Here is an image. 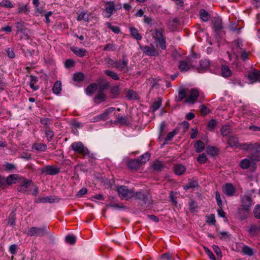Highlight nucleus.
Here are the masks:
<instances>
[{"instance_id": "9d476101", "label": "nucleus", "mask_w": 260, "mask_h": 260, "mask_svg": "<svg viewBox=\"0 0 260 260\" xmlns=\"http://www.w3.org/2000/svg\"><path fill=\"white\" fill-rule=\"evenodd\" d=\"M212 23L216 35H219L220 30L223 28L221 18L219 17H214L212 20Z\"/></svg>"}, {"instance_id": "c9c22d12", "label": "nucleus", "mask_w": 260, "mask_h": 260, "mask_svg": "<svg viewBox=\"0 0 260 260\" xmlns=\"http://www.w3.org/2000/svg\"><path fill=\"white\" fill-rule=\"evenodd\" d=\"M129 31L131 35L137 40H141L142 39L141 35L138 32L137 28L135 27H131Z\"/></svg>"}, {"instance_id": "ea45409f", "label": "nucleus", "mask_w": 260, "mask_h": 260, "mask_svg": "<svg viewBox=\"0 0 260 260\" xmlns=\"http://www.w3.org/2000/svg\"><path fill=\"white\" fill-rule=\"evenodd\" d=\"M232 129L230 125H224L221 128V135L223 136H227L231 133Z\"/></svg>"}, {"instance_id": "052dcab7", "label": "nucleus", "mask_w": 260, "mask_h": 260, "mask_svg": "<svg viewBox=\"0 0 260 260\" xmlns=\"http://www.w3.org/2000/svg\"><path fill=\"white\" fill-rule=\"evenodd\" d=\"M189 209L190 211L192 212H193L196 209L198 208V206L197 205L196 202L194 201L192 199L190 200V201L189 202Z\"/></svg>"}, {"instance_id": "423d86ee", "label": "nucleus", "mask_w": 260, "mask_h": 260, "mask_svg": "<svg viewBox=\"0 0 260 260\" xmlns=\"http://www.w3.org/2000/svg\"><path fill=\"white\" fill-rule=\"evenodd\" d=\"M41 174L45 175H55L60 172V169L53 166L47 165L40 169Z\"/></svg>"}, {"instance_id": "6e6552de", "label": "nucleus", "mask_w": 260, "mask_h": 260, "mask_svg": "<svg viewBox=\"0 0 260 260\" xmlns=\"http://www.w3.org/2000/svg\"><path fill=\"white\" fill-rule=\"evenodd\" d=\"M190 67L195 68V65L192 63L190 58H187V60H180L179 62L178 69L181 72L188 71L190 69Z\"/></svg>"}, {"instance_id": "69168bd1", "label": "nucleus", "mask_w": 260, "mask_h": 260, "mask_svg": "<svg viewBox=\"0 0 260 260\" xmlns=\"http://www.w3.org/2000/svg\"><path fill=\"white\" fill-rule=\"evenodd\" d=\"M136 93L133 90H128L126 93L125 97L127 100L135 99L136 98Z\"/></svg>"}, {"instance_id": "774afa93", "label": "nucleus", "mask_w": 260, "mask_h": 260, "mask_svg": "<svg viewBox=\"0 0 260 260\" xmlns=\"http://www.w3.org/2000/svg\"><path fill=\"white\" fill-rule=\"evenodd\" d=\"M253 213L255 218L260 219V205H256L253 210Z\"/></svg>"}, {"instance_id": "e2e57ef3", "label": "nucleus", "mask_w": 260, "mask_h": 260, "mask_svg": "<svg viewBox=\"0 0 260 260\" xmlns=\"http://www.w3.org/2000/svg\"><path fill=\"white\" fill-rule=\"evenodd\" d=\"M206 222L208 223L214 225L216 222V220L215 218V215L213 214H211L209 216L206 217Z\"/></svg>"}, {"instance_id": "aec40b11", "label": "nucleus", "mask_w": 260, "mask_h": 260, "mask_svg": "<svg viewBox=\"0 0 260 260\" xmlns=\"http://www.w3.org/2000/svg\"><path fill=\"white\" fill-rule=\"evenodd\" d=\"M107 4L109 5V6H106L105 8V11L107 13L106 16L107 18H109L112 14H113V11L115 10V5L113 2H107Z\"/></svg>"}, {"instance_id": "338daca9", "label": "nucleus", "mask_w": 260, "mask_h": 260, "mask_svg": "<svg viewBox=\"0 0 260 260\" xmlns=\"http://www.w3.org/2000/svg\"><path fill=\"white\" fill-rule=\"evenodd\" d=\"M204 249L206 253L208 255L211 260H216L214 255L209 249H208L207 247L204 246Z\"/></svg>"}, {"instance_id": "39448f33", "label": "nucleus", "mask_w": 260, "mask_h": 260, "mask_svg": "<svg viewBox=\"0 0 260 260\" xmlns=\"http://www.w3.org/2000/svg\"><path fill=\"white\" fill-rule=\"evenodd\" d=\"M128 60L124 55L122 57V60L112 61L111 65L118 70L123 71V73H127L129 71V68L127 66Z\"/></svg>"}, {"instance_id": "603ef678", "label": "nucleus", "mask_w": 260, "mask_h": 260, "mask_svg": "<svg viewBox=\"0 0 260 260\" xmlns=\"http://www.w3.org/2000/svg\"><path fill=\"white\" fill-rule=\"evenodd\" d=\"M249 211H247V210H245L243 211H241L240 207L238 208V209L237 210V213L239 215V216H240V219L241 220H243L247 218L248 213H249Z\"/></svg>"}, {"instance_id": "72a5a7b5", "label": "nucleus", "mask_w": 260, "mask_h": 260, "mask_svg": "<svg viewBox=\"0 0 260 260\" xmlns=\"http://www.w3.org/2000/svg\"><path fill=\"white\" fill-rule=\"evenodd\" d=\"M198 182L197 180H189L187 184L183 186V189L187 190L190 188H193L198 186Z\"/></svg>"}, {"instance_id": "f257e3e1", "label": "nucleus", "mask_w": 260, "mask_h": 260, "mask_svg": "<svg viewBox=\"0 0 260 260\" xmlns=\"http://www.w3.org/2000/svg\"><path fill=\"white\" fill-rule=\"evenodd\" d=\"M136 200H139L144 204L151 205L153 204L151 196L148 190H141L134 192V198Z\"/></svg>"}, {"instance_id": "7c9ffc66", "label": "nucleus", "mask_w": 260, "mask_h": 260, "mask_svg": "<svg viewBox=\"0 0 260 260\" xmlns=\"http://www.w3.org/2000/svg\"><path fill=\"white\" fill-rule=\"evenodd\" d=\"M17 175L16 174H11L9 175L8 177L5 178V185H11L13 183H15L14 181L17 179Z\"/></svg>"}, {"instance_id": "0e129e2a", "label": "nucleus", "mask_w": 260, "mask_h": 260, "mask_svg": "<svg viewBox=\"0 0 260 260\" xmlns=\"http://www.w3.org/2000/svg\"><path fill=\"white\" fill-rule=\"evenodd\" d=\"M217 122L215 119H211L208 123V129L210 131H212L216 126Z\"/></svg>"}, {"instance_id": "09e8293b", "label": "nucleus", "mask_w": 260, "mask_h": 260, "mask_svg": "<svg viewBox=\"0 0 260 260\" xmlns=\"http://www.w3.org/2000/svg\"><path fill=\"white\" fill-rule=\"evenodd\" d=\"M73 78L75 81L81 82L84 79L85 76L83 73L78 72L74 74Z\"/></svg>"}, {"instance_id": "1a4fd4ad", "label": "nucleus", "mask_w": 260, "mask_h": 260, "mask_svg": "<svg viewBox=\"0 0 260 260\" xmlns=\"http://www.w3.org/2000/svg\"><path fill=\"white\" fill-rule=\"evenodd\" d=\"M71 147L76 152L79 154H82L84 155H86L87 151H88L87 149L84 147L83 144L81 142H74L72 143Z\"/></svg>"}, {"instance_id": "dca6fc26", "label": "nucleus", "mask_w": 260, "mask_h": 260, "mask_svg": "<svg viewBox=\"0 0 260 260\" xmlns=\"http://www.w3.org/2000/svg\"><path fill=\"white\" fill-rule=\"evenodd\" d=\"M143 52L149 56H155L158 54L157 50L155 49L154 46H145L141 47Z\"/></svg>"}, {"instance_id": "6ab92c4d", "label": "nucleus", "mask_w": 260, "mask_h": 260, "mask_svg": "<svg viewBox=\"0 0 260 260\" xmlns=\"http://www.w3.org/2000/svg\"><path fill=\"white\" fill-rule=\"evenodd\" d=\"M115 108L114 107H109L106 109L104 112L101 114H100L96 119V120L99 119L103 120H107L108 118V116L110 113H112L115 110Z\"/></svg>"}, {"instance_id": "a211bd4d", "label": "nucleus", "mask_w": 260, "mask_h": 260, "mask_svg": "<svg viewBox=\"0 0 260 260\" xmlns=\"http://www.w3.org/2000/svg\"><path fill=\"white\" fill-rule=\"evenodd\" d=\"M31 182L32 181L31 180L24 179L22 184L18 187L17 189V191L19 192L25 193L27 191L29 185L31 183Z\"/></svg>"}, {"instance_id": "680f3d73", "label": "nucleus", "mask_w": 260, "mask_h": 260, "mask_svg": "<svg viewBox=\"0 0 260 260\" xmlns=\"http://www.w3.org/2000/svg\"><path fill=\"white\" fill-rule=\"evenodd\" d=\"M197 161L200 164H204L207 161V158L204 153L200 154L197 158Z\"/></svg>"}, {"instance_id": "a18cd8bd", "label": "nucleus", "mask_w": 260, "mask_h": 260, "mask_svg": "<svg viewBox=\"0 0 260 260\" xmlns=\"http://www.w3.org/2000/svg\"><path fill=\"white\" fill-rule=\"evenodd\" d=\"M150 157V153L147 152L140 156L138 159H139V161L140 162V163L141 164H143L146 163L147 161H148Z\"/></svg>"}, {"instance_id": "79ce46f5", "label": "nucleus", "mask_w": 260, "mask_h": 260, "mask_svg": "<svg viewBox=\"0 0 260 260\" xmlns=\"http://www.w3.org/2000/svg\"><path fill=\"white\" fill-rule=\"evenodd\" d=\"M65 241L70 245H74L76 242V237L73 235H68L65 238Z\"/></svg>"}, {"instance_id": "13d9d810", "label": "nucleus", "mask_w": 260, "mask_h": 260, "mask_svg": "<svg viewBox=\"0 0 260 260\" xmlns=\"http://www.w3.org/2000/svg\"><path fill=\"white\" fill-rule=\"evenodd\" d=\"M105 99H106L105 94L104 93V92L101 91L100 90L99 91L98 94L94 98V100H100V102H103V101H105Z\"/></svg>"}, {"instance_id": "0eeeda50", "label": "nucleus", "mask_w": 260, "mask_h": 260, "mask_svg": "<svg viewBox=\"0 0 260 260\" xmlns=\"http://www.w3.org/2000/svg\"><path fill=\"white\" fill-rule=\"evenodd\" d=\"M241 207L240 210H247L249 211L252 205V199L251 197L249 196H243L241 197Z\"/></svg>"}, {"instance_id": "c85d7f7f", "label": "nucleus", "mask_w": 260, "mask_h": 260, "mask_svg": "<svg viewBox=\"0 0 260 260\" xmlns=\"http://www.w3.org/2000/svg\"><path fill=\"white\" fill-rule=\"evenodd\" d=\"M104 73L108 77L114 80H119V77L118 74L113 71L109 70H106L104 71Z\"/></svg>"}, {"instance_id": "f704fd0d", "label": "nucleus", "mask_w": 260, "mask_h": 260, "mask_svg": "<svg viewBox=\"0 0 260 260\" xmlns=\"http://www.w3.org/2000/svg\"><path fill=\"white\" fill-rule=\"evenodd\" d=\"M53 92L56 94H59L61 91V82L60 81H57L53 85Z\"/></svg>"}, {"instance_id": "f8f14e48", "label": "nucleus", "mask_w": 260, "mask_h": 260, "mask_svg": "<svg viewBox=\"0 0 260 260\" xmlns=\"http://www.w3.org/2000/svg\"><path fill=\"white\" fill-rule=\"evenodd\" d=\"M210 64V63L208 59H202L200 61V67H197L195 66L194 68L196 69L199 73H203L209 69Z\"/></svg>"}, {"instance_id": "a19ab883", "label": "nucleus", "mask_w": 260, "mask_h": 260, "mask_svg": "<svg viewBox=\"0 0 260 260\" xmlns=\"http://www.w3.org/2000/svg\"><path fill=\"white\" fill-rule=\"evenodd\" d=\"M258 231H259V226L252 224L250 226L248 230V233L249 235L254 236L257 234V233Z\"/></svg>"}, {"instance_id": "f3484780", "label": "nucleus", "mask_w": 260, "mask_h": 260, "mask_svg": "<svg viewBox=\"0 0 260 260\" xmlns=\"http://www.w3.org/2000/svg\"><path fill=\"white\" fill-rule=\"evenodd\" d=\"M16 27L17 28V34L19 32L22 33L28 38V32L29 31V30L24 26V23L22 21H21L16 23Z\"/></svg>"}, {"instance_id": "bf43d9fd", "label": "nucleus", "mask_w": 260, "mask_h": 260, "mask_svg": "<svg viewBox=\"0 0 260 260\" xmlns=\"http://www.w3.org/2000/svg\"><path fill=\"white\" fill-rule=\"evenodd\" d=\"M23 51L25 54H27L30 55H32L35 52V50L32 47V46L30 44L26 46V48L23 49Z\"/></svg>"}, {"instance_id": "bb28decb", "label": "nucleus", "mask_w": 260, "mask_h": 260, "mask_svg": "<svg viewBox=\"0 0 260 260\" xmlns=\"http://www.w3.org/2000/svg\"><path fill=\"white\" fill-rule=\"evenodd\" d=\"M228 144L231 147H238L239 145L238 139L235 136H230L228 140Z\"/></svg>"}, {"instance_id": "4468645a", "label": "nucleus", "mask_w": 260, "mask_h": 260, "mask_svg": "<svg viewBox=\"0 0 260 260\" xmlns=\"http://www.w3.org/2000/svg\"><path fill=\"white\" fill-rule=\"evenodd\" d=\"M199 96V91L196 88H192L191 89L190 95L186 98L185 103H194L197 100Z\"/></svg>"}, {"instance_id": "cd10ccee", "label": "nucleus", "mask_w": 260, "mask_h": 260, "mask_svg": "<svg viewBox=\"0 0 260 260\" xmlns=\"http://www.w3.org/2000/svg\"><path fill=\"white\" fill-rule=\"evenodd\" d=\"M152 168L155 171L160 172L165 168V165L162 162L157 160L153 163Z\"/></svg>"}, {"instance_id": "37998d69", "label": "nucleus", "mask_w": 260, "mask_h": 260, "mask_svg": "<svg viewBox=\"0 0 260 260\" xmlns=\"http://www.w3.org/2000/svg\"><path fill=\"white\" fill-rule=\"evenodd\" d=\"M116 123H119L121 125H127L128 122L127 121V118L126 117H122L120 115H118L117 117L116 120L115 121Z\"/></svg>"}, {"instance_id": "58836bf2", "label": "nucleus", "mask_w": 260, "mask_h": 260, "mask_svg": "<svg viewBox=\"0 0 260 260\" xmlns=\"http://www.w3.org/2000/svg\"><path fill=\"white\" fill-rule=\"evenodd\" d=\"M255 143H243L239 144L238 147H240L242 150L247 151L249 149H253L254 148Z\"/></svg>"}, {"instance_id": "9b49d317", "label": "nucleus", "mask_w": 260, "mask_h": 260, "mask_svg": "<svg viewBox=\"0 0 260 260\" xmlns=\"http://www.w3.org/2000/svg\"><path fill=\"white\" fill-rule=\"evenodd\" d=\"M254 151L251 153L248 157L253 161H260V144L258 143H255Z\"/></svg>"}, {"instance_id": "5fc2aeb1", "label": "nucleus", "mask_w": 260, "mask_h": 260, "mask_svg": "<svg viewBox=\"0 0 260 260\" xmlns=\"http://www.w3.org/2000/svg\"><path fill=\"white\" fill-rule=\"evenodd\" d=\"M0 6L7 8H12L13 7V5L9 0H3L0 3Z\"/></svg>"}, {"instance_id": "5701e85b", "label": "nucleus", "mask_w": 260, "mask_h": 260, "mask_svg": "<svg viewBox=\"0 0 260 260\" xmlns=\"http://www.w3.org/2000/svg\"><path fill=\"white\" fill-rule=\"evenodd\" d=\"M71 50L73 51L76 55L79 57H83L86 55L87 51L84 48H79L77 47H71Z\"/></svg>"}, {"instance_id": "20e7f679", "label": "nucleus", "mask_w": 260, "mask_h": 260, "mask_svg": "<svg viewBox=\"0 0 260 260\" xmlns=\"http://www.w3.org/2000/svg\"><path fill=\"white\" fill-rule=\"evenodd\" d=\"M117 190L118 195L121 198L128 200L134 198V190L129 189L126 186L121 185L117 186Z\"/></svg>"}, {"instance_id": "3c124183", "label": "nucleus", "mask_w": 260, "mask_h": 260, "mask_svg": "<svg viewBox=\"0 0 260 260\" xmlns=\"http://www.w3.org/2000/svg\"><path fill=\"white\" fill-rule=\"evenodd\" d=\"M242 252L248 256H252L253 255V252L252 248L248 246H244L242 249Z\"/></svg>"}, {"instance_id": "864d4df0", "label": "nucleus", "mask_w": 260, "mask_h": 260, "mask_svg": "<svg viewBox=\"0 0 260 260\" xmlns=\"http://www.w3.org/2000/svg\"><path fill=\"white\" fill-rule=\"evenodd\" d=\"M29 11V8L28 7V4L25 6L19 7L18 8L17 13L18 14L25 13L27 14Z\"/></svg>"}, {"instance_id": "c03bdc74", "label": "nucleus", "mask_w": 260, "mask_h": 260, "mask_svg": "<svg viewBox=\"0 0 260 260\" xmlns=\"http://www.w3.org/2000/svg\"><path fill=\"white\" fill-rule=\"evenodd\" d=\"M218 151V148L214 146H209L207 148V153L212 156L217 154Z\"/></svg>"}, {"instance_id": "412c9836", "label": "nucleus", "mask_w": 260, "mask_h": 260, "mask_svg": "<svg viewBox=\"0 0 260 260\" xmlns=\"http://www.w3.org/2000/svg\"><path fill=\"white\" fill-rule=\"evenodd\" d=\"M174 172L177 175H181L186 171V168L182 164H176L173 167Z\"/></svg>"}, {"instance_id": "6e6d98bb", "label": "nucleus", "mask_w": 260, "mask_h": 260, "mask_svg": "<svg viewBox=\"0 0 260 260\" xmlns=\"http://www.w3.org/2000/svg\"><path fill=\"white\" fill-rule=\"evenodd\" d=\"M34 148L39 151H45L47 149V145L42 143L35 144Z\"/></svg>"}, {"instance_id": "e433bc0d", "label": "nucleus", "mask_w": 260, "mask_h": 260, "mask_svg": "<svg viewBox=\"0 0 260 260\" xmlns=\"http://www.w3.org/2000/svg\"><path fill=\"white\" fill-rule=\"evenodd\" d=\"M16 218L15 211H12L9 216L8 224L12 226H15Z\"/></svg>"}, {"instance_id": "2f4dec72", "label": "nucleus", "mask_w": 260, "mask_h": 260, "mask_svg": "<svg viewBox=\"0 0 260 260\" xmlns=\"http://www.w3.org/2000/svg\"><path fill=\"white\" fill-rule=\"evenodd\" d=\"M120 89L118 85H115L111 87L110 93L112 98H115L119 95Z\"/></svg>"}, {"instance_id": "ddd939ff", "label": "nucleus", "mask_w": 260, "mask_h": 260, "mask_svg": "<svg viewBox=\"0 0 260 260\" xmlns=\"http://www.w3.org/2000/svg\"><path fill=\"white\" fill-rule=\"evenodd\" d=\"M247 76L251 83L258 82L260 77V71L256 69H253L252 71L248 72Z\"/></svg>"}, {"instance_id": "b1692460", "label": "nucleus", "mask_w": 260, "mask_h": 260, "mask_svg": "<svg viewBox=\"0 0 260 260\" xmlns=\"http://www.w3.org/2000/svg\"><path fill=\"white\" fill-rule=\"evenodd\" d=\"M141 165L139 159H135L129 161L128 167L131 169L137 170L140 168Z\"/></svg>"}, {"instance_id": "a878e982", "label": "nucleus", "mask_w": 260, "mask_h": 260, "mask_svg": "<svg viewBox=\"0 0 260 260\" xmlns=\"http://www.w3.org/2000/svg\"><path fill=\"white\" fill-rule=\"evenodd\" d=\"M96 83H92L90 84L86 88V93L88 95H92L97 89Z\"/></svg>"}, {"instance_id": "8fccbe9b", "label": "nucleus", "mask_w": 260, "mask_h": 260, "mask_svg": "<svg viewBox=\"0 0 260 260\" xmlns=\"http://www.w3.org/2000/svg\"><path fill=\"white\" fill-rule=\"evenodd\" d=\"M250 162L249 159L245 158L240 162V167L243 169H247L250 167Z\"/></svg>"}, {"instance_id": "4d7b16f0", "label": "nucleus", "mask_w": 260, "mask_h": 260, "mask_svg": "<svg viewBox=\"0 0 260 260\" xmlns=\"http://www.w3.org/2000/svg\"><path fill=\"white\" fill-rule=\"evenodd\" d=\"M106 26L109 29H111L113 32L116 34H118L120 31V28L118 26H112L110 22H107Z\"/></svg>"}, {"instance_id": "4c0bfd02", "label": "nucleus", "mask_w": 260, "mask_h": 260, "mask_svg": "<svg viewBox=\"0 0 260 260\" xmlns=\"http://www.w3.org/2000/svg\"><path fill=\"white\" fill-rule=\"evenodd\" d=\"M200 16L203 21H207L210 17V14L205 9H201L200 11Z\"/></svg>"}, {"instance_id": "f03ea898", "label": "nucleus", "mask_w": 260, "mask_h": 260, "mask_svg": "<svg viewBox=\"0 0 260 260\" xmlns=\"http://www.w3.org/2000/svg\"><path fill=\"white\" fill-rule=\"evenodd\" d=\"M49 234V228L47 225L38 228L31 226L29 228L27 235L29 236L43 237Z\"/></svg>"}, {"instance_id": "de8ad7c7", "label": "nucleus", "mask_w": 260, "mask_h": 260, "mask_svg": "<svg viewBox=\"0 0 260 260\" xmlns=\"http://www.w3.org/2000/svg\"><path fill=\"white\" fill-rule=\"evenodd\" d=\"M41 200V202L43 203H52L55 202L56 200L58 201V198L54 196H48L45 198H43Z\"/></svg>"}, {"instance_id": "c756f323", "label": "nucleus", "mask_w": 260, "mask_h": 260, "mask_svg": "<svg viewBox=\"0 0 260 260\" xmlns=\"http://www.w3.org/2000/svg\"><path fill=\"white\" fill-rule=\"evenodd\" d=\"M187 94V90L183 87H180L178 91V96L176 99L177 102H180L184 99Z\"/></svg>"}, {"instance_id": "7ed1b4c3", "label": "nucleus", "mask_w": 260, "mask_h": 260, "mask_svg": "<svg viewBox=\"0 0 260 260\" xmlns=\"http://www.w3.org/2000/svg\"><path fill=\"white\" fill-rule=\"evenodd\" d=\"M165 29L163 27L159 28H155L154 33L153 35L154 39L159 43L160 47L165 50L166 48V39L164 36V32Z\"/></svg>"}, {"instance_id": "49530a36", "label": "nucleus", "mask_w": 260, "mask_h": 260, "mask_svg": "<svg viewBox=\"0 0 260 260\" xmlns=\"http://www.w3.org/2000/svg\"><path fill=\"white\" fill-rule=\"evenodd\" d=\"M179 129L176 128L174 129L172 132L169 133L165 139V141L167 142L172 140L173 137L179 133Z\"/></svg>"}, {"instance_id": "393cba45", "label": "nucleus", "mask_w": 260, "mask_h": 260, "mask_svg": "<svg viewBox=\"0 0 260 260\" xmlns=\"http://www.w3.org/2000/svg\"><path fill=\"white\" fill-rule=\"evenodd\" d=\"M194 148L196 152L200 153L204 150L205 144L201 140H198L194 144Z\"/></svg>"}, {"instance_id": "4be33fe9", "label": "nucleus", "mask_w": 260, "mask_h": 260, "mask_svg": "<svg viewBox=\"0 0 260 260\" xmlns=\"http://www.w3.org/2000/svg\"><path fill=\"white\" fill-rule=\"evenodd\" d=\"M221 76L224 78L229 77L232 75V71L230 68L225 64L221 66Z\"/></svg>"}, {"instance_id": "2eb2a0df", "label": "nucleus", "mask_w": 260, "mask_h": 260, "mask_svg": "<svg viewBox=\"0 0 260 260\" xmlns=\"http://www.w3.org/2000/svg\"><path fill=\"white\" fill-rule=\"evenodd\" d=\"M235 191V188L232 183H226L223 187V192L229 197L234 196Z\"/></svg>"}, {"instance_id": "473e14b6", "label": "nucleus", "mask_w": 260, "mask_h": 260, "mask_svg": "<svg viewBox=\"0 0 260 260\" xmlns=\"http://www.w3.org/2000/svg\"><path fill=\"white\" fill-rule=\"evenodd\" d=\"M162 99L160 97L157 98L155 99L152 105V110L153 111H155L158 110L161 105Z\"/></svg>"}]
</instances>
